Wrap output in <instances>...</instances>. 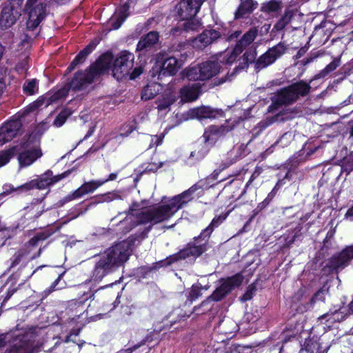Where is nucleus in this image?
I'll return each mask as SVG.
<instances>
[{
  "mask_svg": "<svg viewBox=\"0 0 353 353\" xmlns=\"http://www.w3.org/2000/svg\"><path fill=\"white\" fill-rule=\"evenodd\" d=\"M201 188V185H194L181 194L171 198L167 203L150 208H143L138 202H134L125 219L119 221L120 225L122 227L126 226L125 232H128L138 225L150 223L147 228L148 232L152 225L170 219L179 210L192 201L194 193Z\"/></svg>",
  "mask_w": 353,
  "mask_h": 353,
  "instance_id": "nucleus-1",
  "label": "nucleus"
},
{
  "mask_svg": "<svg viewBox=\"0 0 353 353\" xmlns=\"http://www.w3.org/2000/svg\"><path fill=\"white\" fill-rule=\"evenodd\" d=\"M132 240L128 239L116 243L101 254L93 270L94 280L101 281L114 268L125 263L132 254Z\"/></svg>",
  "mask_w": 353,
  "mask_h": 353,
  "instance_id": "nucleus-2",
  "label": "nucleus"
},
{
  "mask_svg": "<svg viewBox=\"0 0 353 353\" xmlns=\"http://www.w3.org/2000/svg\"><path fill=\"white\" fill-rule=\"evenodd\" d=\"M14 152L19 154L18 161L21 167L31 165L43 155L39 137L30 134L24 137L19 145L0 152V168L9 162Z\"/></svg>",
  "mask_w": 353,
  "mask_h": 353,
  "instance_id": "nucleus-3",
  "label": "nucleus"
},
{
  "mask_svg": "<svg viewBox=\"0 0 353 353\" xmlns=\"http://www.w3.org/2000/svg\"><path fill=\"white\" fill-rule=\"evenodd\" d=\"M227 216L228 214H225L214 217L210 225L203 230L198 237L195 238L194 243L192 245H189L186 248L181 250L176 254L170 256L168 259L167 263L170 265L179 259H185L190 256H199L207 250L206 242L213 232L214 228L218 227L226 219Z\"/></svg>",
  "mask_w": 353,
  "mask_h": 353,
  "instance_id": "nucleus-4",
  "label": "nucleus"
},
{
  "mask_svg": "<svg viewBox=\"0 0 353 353\" xmlns=\"http://www.w3.org/2000/svg\"><path fill=\"white\" fill-rule=\"evenodd\" d=\"M221 61V56L219 57H212L208 61L185 69L181 74L183 78H185L188 81H207L216 76L223 70Z\"/></svg>",
  "mask_w": 353,
  "mask_h": 353,
  "instance_id": "nucleus-5",
  "label": "nucleus"
},
{
  "mask_svg": "<svg viewBox=\"0 0 353 353\" xmlns=\"http://www.w3.org/2000/svg\"><path fill=\"white\" fill-rule=\"evenodd\" d=\"M310 88V83L300 81L281 89L272 97V102L268 108L269 112H273L281 105L292 103L300 97L307 95Z\"/></svg>",
  "mask_w": 353,
  "mask_h": 353,
  "instance_id": "nucleus-6",
  "label": "nucleus"
},
{
  "mask_svg": "<svg viewBox=\"0 0 353 353\" xmlns=\"http://www.w3.org/2000/svg\"><path fill=\"white\" fill-rule=\"evenodd\" d=\"M257 33L258 31L256 29L251 28L244 34L242 38L236 43L232 51L224 54L221 53L215 56L216 57L221 56L222 61L221 62V65L223 66V65H230L234 63L243 50L253 42Z\"/></svg>",
  "mask_w": 353,
  "mask_h": 353,
  "instance_id": "nucleus-7",
  "label": "nucleus"
},
{
  "mask_svg": "<svg viewBox=\"0 0 353 353\" xmlns=\"http://www.w3.org/2000/svg\"><path fill=\"white\" fill-rule=\"evenodd\" d=\"M52 176V172L48 170L44 174L39 176L37 179L26 183L16 188H12V191L21 190L22 192H26L34 188L39 190L46 189L50 185L53 184L68 176V174L65 172L61 175H57L54 177Z\"/></svg>",
  "mask_w": 353,
  "mask_h": 353,
  "instance_id": "nucleus-8",
  "label": "nucleus"
},
{
  "mask_svg": "<svg viewBox=\"0 0 353 353\" xmlns=\"http://www.w3.org/2000/svg\"><path fill=\"white\" fill-rule=\"evenodd\" d=\"M134 55L126 50L121 52L112 65L113 75L117 79L130 74L134 65Z\"/></svg>",
  "mask_w": 353,
  "mask_h": 353,
  "instance_id": "nucleus-9",
  "label": "nucleus"
},
{
  "mask_svg": "<svg viewBox=\"0 0 353 353\" xmlns=\"http://www.w3.org/2000/svg\"><path fill=\"white\" fill-rule=\"evenodd\" d=\"M38 0H27L26 8L28 12L27 29L32 30L37 28L46 17V4L39 3Z\"/></svg>",
  "mask_w": 353,
  "mask_h": 353,
  "instance_id": "nucleus-10",
  "label": "nucleus"
},
{
  "mask_svg": "<svg viewBox=\"0 0 353 353\" xmlns=\"http://www.w3.org/2000/svg\"><path fill=\"white\" fill-rule=\"evenodd\" d=\"M243 279L241 274H236L234 276L221 279L220 281L221 285L216 288L210 299L214 301L221 300L232 290L239 287L241 284Z\"/></svg>",
  "mask_w": 353,
  "mask_h": 353,
  "instance_id": "nucleus-11",
  "label": "nucleus"
},
{
  "mask_svg": "<svg viewBox=\"0 0 353 353\" xmlns=\"http://www.w3.org/2000/svg\"><path fill=\"white\" fill-rule=\"evenodd\" d=\"M286 49V46L281 42L270 48L256 60V68L261 70L272 65L285 53Z\"/></svg>",
  "mask_w": 353,
  "mask_h": 353,
  "instance_id": "nucleus-12",
  "label": "nucleus"
},
{
  "mask_svg": "<svg viewBox=\"0 0 353 353\" xmlns=\"http://www.w3.org/2000/svg\"><path fill=\"white\" fill-rule=\"evenodd\" d=\"M353 259V245L346 246L339 253L332 256L328 262V265L336 272L343 270L350 265Z\"/></svg>",
  "mask_w": 353,
  "mask_h": 353,
  "instance_id": "nucleus-13",
  "label": "nucleus"
},
{
  "mask_svg": "<svg viewBox=\"0 0 353 353\" xmlns=\"http://www.w3.org/2000/svg\"><path fill=\"white\" fill-rule=\"evenodd\" d=\"M205 0H182L176 6L177 12L181 20L194 17Z\"/></svg>",
  "mask_w": 353,
  "mask_h": 353,
  "instance_id": "nucleus-14",
  "label": "nucleus"
},
{
  "mask_svg": "<svg viewBox=\"0 0 353 353\" xmlns=\"http://www.w3.org/2000/svg\"><path fill=\"white\" fill-rule=\"evenodd\" d=\"M234 127V121H227L221 126H211L203 134V139L205 143L213 144L217 139L231 131Z\"/></svg>",
  "mask_w": 353,
  "mask_h": 353,
  "instance_id": "nucleus-15",
  "label": "nucleus"
},
{
  "mask_svg": "<svg viewBox=\"0 0 353 353\" xmlns=\"http://www.w3.org/2000/svg\"><path fill=\"white\" fill-rule=\"evenodd\" d=\"M21 123L18 119L11 120L0 128V145L11 141L19 132Z\"/></svg>",
  "mask_w": 353,
  "mask_h": 353,
  "instance_id": "nucleus-16",
  "label": "nucleus"
},
{
  "mask_svg": "<svg viewBox=\"0 0 353 353\" xmlns=\"http://www.w3.org/2000/svg\"><path fill=\"white\" fill-rule=\"evenodd\" d=\"M103 185V182L99 180H91L84 182L79 188L69 194L65 197L66 201L82 198L86 194L94 192L97 189Z\"/></svg>",
  "mask_w": 353,
  "mask_h": 353,
  "instance_id": "nucleus-17",
  "label": "nucleus"
},
{
  "mask_svg": "<svg viewBox=\"0 0 353 353\" xmlns=\"http://www.w3.org/2000/svg\"><path fill=\"white\" fill-rule=\"evenodd\" d=\"M5 353H34L27 335L17 336Z\"/></svg>",
  "mask_w": 353,
  "mask_h": 353,
  "instance_id": "nucleus-18",
  "label": "nucleus"
},
{
  "mask_svg": "<svg viewBox=\"0 0 353 353\" xmlns=\"http://www.w3.org/2000/svg\"><path fill=\"white\" fill-rule=\"evenodd\" d=\"M94 78V72L92 71L78 72L70 82L69 87L72 90H81L85 85L90 83Z\"/></svg>",
  "mask_w": 353,
  "mask_h": 353,
  "instance_id": "nucleus-19",
  "label": "nucleus"
},
{
  "mask_svg": "<svg viewBox=\"0 0 353 353\" xmlns=\"http://www.w3.org/2000/svg\"><path fill=\"white\" fill-rule=\"evenodd\" d=\"M130 8V0H128L122 6L116 10L114 14L109 20V25L112 26L110 30H117L119 28L128 16Z\"/></svg>",
  "mask_w": 353,
  "mask_h": 353,
  "instance_id": "nucleus-20",
  "label": "nucleus"
},
{
  "mask_svg": "<svg viewBox=\"0 0 353 353\" xmlns=\"http://www.w3.org/2000/svg\"><path fill=\"white\" fill-rule=\"evenodd\" d=\"M113 57L111 53H105L100 57L98 61L89 70L94 72V77L98 74L102 73L109 68L112 69Z\"/></svg>",
  "mask_w": 353,
  "mask_h": 353,
  "instance_id": "nucleus-21",
  "label": "nucleus"
},
{
  "mask_svg": "<svg viewBox=\"0 0 353 353\" xmlns=\"http://www.w3.org/2000/svg\"><path fill=\"white\" fill-rule=\"evenodd\" d=\"M19 15V12L14 10L12 6L10 5L5 6L2 10L0 18L1 26L6 28H10L15 23Z\"/></svg>",
  "mask_w": 353,
  "mask_h": 353,
  "instance_id": "nucleus-22",
  "label": "nucleus"
},
{
  "mask_svg": "<svg viewBox=\"0 0 353 353\" xmlns=\"http://www.w3.org/2000/svg\"><path fill=\"white\" fill-rule=\"evenodd\" d=\"M201 90L199 83H194L181 89L180 96L183 102H190L198 99Z\"/></svg>",
  "mask_w": 353,
  "mask_h": 353,
  "instance_id": "nucleus-23",
  "label": "nucleus"
},
{
  "mask_svg": "<svg viewBox=\"0 0 353 353\" xmlns=\"http://www.w3.org/2000/svg\"><path fill=\"white\" fill-rule=\"evenodd\" d=\"M220 114L221 112L218 110H214L210 107H199L190 110L188 114L192 119L203 120L205 119L215 118Z\"/></svg>",
  "mask_w": 353,
  "mask_h": 353,
  "instance_id": "nucleus-24",
  "label": "nucleus"
},
{
  "mask_svg": "<svg viewBox=\"0 0 353 353\" xmlns=\"http://www.w3.org/2000/svg\"><path fill=\"white\" fill-rule=\"evenodd\" d=\"M219 37L220 34L214 30H205L195 39V44L199 48L205 47Z\"/></svg>",
  "mask_w": 353,
  "mask_h": 353,
  "instance_id": "nucleus-25",
  "label": "nucleus"
},
{
  "mask_svg": "<svg viewBox=\"0 0 353 353\" xmlns=\"http://www.w3.org/2000/svg\"><path fill=\"white\" fill-rule=\"evenodd\" d=\"M176 101L175 95L172 93L165 94L161 97H159L157 101V108L159 112H168L170 110V106L172 105Z\"/></svg>",
  "mask_w": 353,
  "mask_h": 353,
  "instance_id": "nucleus-26",
  "label": "nucleus"
},
{
  "mask_svg": "<svg viewBox=\"0 0 353 353\" xmlns=\"http://www.w3.org/2000/svg\"><path fill=\"white\" fill-rule=\"evenodd\" d=\"M181 65V62L178 61L174 57H168L164 60L161 66V72L163 74H168L169 75L174 74Z\"/></svg>",
  "mask_w": 353,
  "mask_h": 353,
  "instance_id": "nucleus-27",
  "label": "nucleus"
},
{
  "mask_svg": "<svg viewBox=\"0 0 353 353\" xmlns=\"http://www.w3.org/2000/svg\"><path fill=\"white\" fill-rule=\"evenodd\" d=\"M159 39V34L156 32H150L139 41L137 46V51L148 50L153 46Z\"/></svg>",
  "mask_w": 353,
  "mask_h": 353,
  "instance_id": "nucleus-28",
  "label": "nucleus"
},
{
  "mask_svg": "<svg viewBox=\"0 0 353 353\" xmlns=\"http://www.w3.org/2000/svg\"><path fill=\"white\" fill-rule=\"evenodd\" d=\"M257 6V2L253 0H241L237 10L235 12V18L239 19L251 13L256 8Z\"/></svg>",
  "mask_w": 353,
  "mask_h": 353,
  "instance_id": "nucleus-29",
  "label": "nucleus"
},
{
  "mask_svg": "<svg viewBox=\"0 0 353 353\" xmlns=\"http://www.w3.org/2000/svg\"><path fill=\"white\" fill-rule=\"evenodd\" d=\"M95 44L90 43L83 50H81L75 57V59L70 63L68 70L69 71H72L74 69V68L79 64L83 63L86 57L94 49Z\"/></svg>",
  "mask_w": 353,
  "mask_h": 353,
  "instance_id": "nucleus-30",
  "label": "nucleus"
},
{
  "mask_svg": "<svg viewBox=\"0 0 353 353\" xmlns=\"http://www.w3.org/2000/svg\"><path fill=\"white\" fill-rule=\"evenodd\" d=\"M200 21L196 18L192 17L188 20H181L178 25V28H183L185 32L196 31L201 27Z\"/></svg>",
  "mask_w": 353,
  "mask_h": 353,
  "instance_id": "nucleus-31",
  "label": "nucleus"
},
{
  "mask_svg": "<svg viewBox=\"0 0 353 353\" xmlns=\"http://www.w3.org/2000/svg\"><path fill=\"white\" fill-rule=\"evenodd\" d=\"M159 85L157 83H151L144 88L141 93V99L147 101L153 98L159 92Z\"/></svg>",
  "mask_w": 353,
  "mask_h": 353,
  "instance_id": "nucleus-32",
  "label": "nucleus"
},
{
  "mask_svg": "<svg viewBox=\"0 0 353 353\" xmlns=\"http://www.w3.org/2000/svg\"><path fill=\"white\" fill-rule=\"evenodd\" d=\"M281 9V3L279 1L271 0L262 5L261 10L264 12L272 13Z\"/></svg>",
  "mask_w": 353,
  "mask_h": 353,
  "instance_id": "nucleus-33",
  "label": "nucleus"
},
{
  "mask_svg": "<svg viewBox=\"0 0 353 353\" xmlns=\"http://www.w3.org/2000/svg\"><path fill=\"white\" fill-rule=\"evenodd\" d=\"M23 91L26 94L32 95L38 91V81L37 79H33L27 81L23 84Z\"/></svg>",
  "mask_w": 353,
  "mask_h": 353,
  "instance_id": "nucleus-34",
  "label": "nucleus"
},
{
  "mask_svg": "<svg viewBox=\"0 0 353 353\" xmlns=\"http://www.w3.org/2000/svg\"><path fill=\"white\" fill-rule=\"evenodd\" d=\"M70 114L71 112L69 110L61 111L54 120L53 125L57 128L62 126Z\"/></svg>",
  "mask_w": 353,
  "mask_h": 353,
  "instance_id": "nucleus-35",
  "label": "nucleus"
},
{
  "mask_svg": "<svg viewBox=\"0 0 353 353\" xmlns=\"http://www.w3.org/2000/svg\"><path fill=\"white\" fill-rule=\"evenodd\" d=\"M340 63V59H334L330 63H329L323 70L320 72L319 74V77H325L330 72L334 71L337 67L339 66Z\"/></svg>",
  "mask_w": 353,
  "mask_h": 353,
  "instance_id": "nucleus-36",
  "label": "nucleus"
},
{
  "mask_svg": "<svg viewBox=\"0 0 353 353\" xmlns=\"http://www.w3.org/2000/svg\"><path fill=\"white\" fill-rule=\"evenodd\" d=\"M292 20V14L285 13L284 16L274 25V29L278 31L283 30Z\"/></svg>",
  "mask_w": 353,
  "mask_h": 353,
  "instance_id": "nucleus-37",
  "label": "nucleus"
},
{
  "mask_svg": "<svg viewBox=\"0 0 353 353\" xmlns=\"http://www.w3.org/2000/svg\"><path fill=\"white\" fill-rule=\"evenodd\" d=\"M49 236L50 234L46 232L38 233L28 241V245L32 247L37 246L40 241L46 240Z\"/></svg>",
  "mask_w": 353,
  "mask_h": 353,
  "instance_id": "nucleus-38",
  "label": "nucleus"
},
{
  "mask_svg": "<svg viewBox=\"0 0 353 353\" xmlns=\"http://www.w3.org/2000/svg\"><path fill=\"white\" fill-rule=\"evenodd\" d=\"M65 94V90H59V92L54 93V94H52L50 97H49L47 99L46 102H45L46 106L49 105L51 103H52V102L59 99L60 98L64 97Z\"/></svg>",
  "mask_w": 353,
  "mask_h": 353,
  "instance_id": "nucleus-39",
  "label": "nucleus"
},
{
  "mask_svg": "<svg viewBox=\"0 0 353 353\" xmlns=\"http://www.w3.org/2000/svg\"><path fill=\"white\" fill-rule=\"evenodd\" d=\"M254 290H255V287L253 285H250L248 288L245 293L241 297V300L243 301H246L251 299Z\"/></svg>",
  "mask_w": 353,
  "mask_h": 353,
  "instance_id": "nucleus-40",
  "label": "nucleus"
},
{
  "mask_svg": "<svg viewBox=\"0 0 353 353\" xmlns=\"http://www.w3.org/2000/svg\"><path fill=\"white\" fill-rule=\"evenodd\" d=\"M31 38H32V35H28L27 34H25L23 36V38L21 39V41H20V43L22 46L21 49L23 48V49L26 50V49L29 48Z\"/></svg>",
  "mask_w": 353,
  "mask_h": 353,
  "instance_id": "nucleus-41",
  "label": "nucleus"
},
{
  "mask_svg": "<svg viewBox=\"0 0 353 353\" xmlns=\"http://www.w3.org/2000/svg\"><path fill=\"white\" fill-rule=\"evenodd\" d=\"M326 292L323 290H319L314 296L313 301H323L325 299Z\"/></svg>",
  "mask_w": 353,
  "mask_h": 353,
  "instance_id": "nucleus-42",
  "label": "nucleus"
},
{
  "mask_svg": "<svg viewBox=\"0 0 353 353\" xmlns=\"http://www.w3.org/2000/svg\"><path fill=\"white\" fill-rule=\"evenodd\" d=\"M28 60L26 59L18 63L16 69L19 72L23 73L28 70Z\"/></svg>",
  "mask_w": 353,
  "mask_h": 353,
  "instance_id": "nucleus-43",
  "label": "nucleus"
},
{
  "mask_svg": "<svg viewBox=\"0 0 353 353\" xmlns=\"http://www.w3.org/2000/svg\"><path fill=\"white\" fill-rule=\"evenodd\" d=\"M201 289L198 285H192L190 292V296L192 299H196L200 294Z\"/></svg>",
  "mask_w": 353,
  "mask_h": 353,
  "instance_id": "nucleus-44",
  "label": "nucleus"
},
{
  "mask_svg": "<svg viewBox=\"0 0 353 353\" xmlns=\"http://www.w3.org/2000/svg\"><path fill=\"white\" fill-rule=\"evenodd\" d=\"M345 168L349 172L353 170V152L347 158Z\"/></svg>",
  "mask_w": 353,
  "mask_h": 353,
  "instance_id": "nucleus-45",
  "label": "nucleus"
},
{
  "mask_svg": "<svg viewBox=\"0 0 353 353\" xmlns=\"http://www.w3.org/2000/svg\"><path fill=\"white\" fill-rule=\"evenodd\" d=\"M255 56H256L255 50L250 51V52L247 51L243 55L244 59L246 61V62H252V61H254Z\"/></svg>",
  "mask_w": 353,
  "mask_h": 353,
  "instance_id": "nucleus-46",
  "label": "nucleus"
},
{
  "mask_svg": "<svg viewBox=\"0 0 353 353\" xmlns=\"http://www.w3.org/2000/svg\"><path fill=\"white\" fill-rule=\"evenodd\" d=\"M63 276V274H60L58 278L53 282V283L51 285L49 289L46 290L45 292L47 294H49L52 292L57 290L56 286L58 284V283L61 281V278Z\"/></svg>",
  "mask_w": 353,
  "mask_h": 353,
  "instance_id": "nucleus-47",
  "label": "nucleus"
},
{
  "mask_svg": "<svg viewBox=\"0 0 353 353\" xmlns=\"http://www.w3.org/2000/svg\"><path fill=\"white\" fill-rule=\"evenodd\" d=\"M163 138V135H161V136L156 135V136H150V137L151 142L152 143H154V145H159L161 144Z\"/></svg>",
  "mask_w": 353,
  "mask_h": 353,
  "instance_id": "nucleus-48",
  "label": "nucleus"
},
{
  "mask_svg": "<svg viewBox=\"0 0 353 353\" xmlns=\"http://www.w3.org/2000/svg\"><path fill=\"white\" fill-rule=\"evenodd\" d=\"M142 72L143 69L141 67L134 68L133 71L130 73V79H134L137 78Z\"/></svg>",
  "mask_w": 353,
  "mask_h": 353,
  "instance_id": "nucleus-49",
  "label": "nucleus"
},
{
  "mask_svg": "<svg viewBox=\"0 0 353 353\" xmlns=\"http://www.w3.org/2000/svg\"><path fill=\"white\" fill-rule=\"evenodd\" d=\"M241 34V31H234L232 33L229 34L226 38V39L229 41H232L235 39L238 38Z\"/></svg>",
  "mask_w": 353,
  "mask_h": 353,
  "instance_id": "nucleus-50",
  "label": "nucleus"
},
{
  "mask_svg": "<svg viewBox=\"0 0 353 353\" xmlns=\"http://www.w3.org/2000/svg\"><path fill=\"white\" fill-rule=\"evenodd\" d=\"M117 178V173H111L109 175L108 178H107L105 179H100L99 181L101 182H103V185L108 181H114Z\"/></svg>",
  "mask_w": 353,
  "mask_h": 353,
  "instance_id": "nucleus-51",
  "label": "nucleus"
},
{
  "mask_svg": "<svg viewBox=\"0 0 353 353\" xmlns=\"http://www.w3.org/2000/svg\"><path fill=\"white\" fill-rule=\"evenodd\" d=\"M9 338V334H0V347H3L6 345V341Z\"/></svg>",
  "mask_w": 353,
  "mask_h": 353,
  "instance_id": "nucleus-52",
  "label": "nucleus"
},
{
  "mask_svg": "<svg viewBox=\"0 0 353 353\" xmlns=\"http://www.w3.org/2000/svg\"><path fill=\"white\" fill-rule=\"evenodd\" d=\"M345 216L350 221H353V207L347 210Z\"/></svg>",
  "mask_w": 353,
  "mask_h": 353,
  "instance_id": "nucleus-53",
  "label": "nucleus"
},
{
  "mask_svg": "<svg viewBox=\"0 0 353 353\" xmlns=\"http://www.w3.org/2000/svg\"><path fill=\"white\" fill-rule=\"evenodd\" d=\"M80 119H82L84 123L88 121L89 119H90V117L89 115L88 114H81L80 115Z\"/></svg>",
  "mask_w": 353,
  "mask_h": 353,
  "instance_id": "nucleus-54",
  "label": "nucleus"
},
{
  "mask_svg": "<svg viewBox=\"0 0 353 353\" xmlns=\"http://www.w3.org/2000/svg\"><path fill=\"white\" fill-rule=\"evenodd\" d=\"M350 137H353V120L349 122Z\"/></svg>",
  "mask_w": 353,
  "mask_h": 353,
  "instance_id": "nucleus-55",
  "label": "nucleus"
},
{
  "mask_svg": "<svg viewBox=\"0 0 353 353\" xmlns=\"http://www.w3.org/2000/svg\"><path fill=\"white\" fill-rule=\"evenodd\" d=\"M217 176H218V173L217 172H214L211 174V176L210 177H208V180L210 179H212V180H216L217 179Z\"/></svg>",
  "mask_w": 353,
  "mask_h": 353,
  "instance_id": "nucleus-56",
  "label": "nucleus"
},
{
  "mask_svg": "<svg viewBox=\"0 0 353 353\" xmlns=\"http://www.w3.org/2000/svg\"><path fill=\"white\" fill-rule=\"evenodd\" d=\"M113 199L112 197L110 196V194H108L105 196V199H104L105 201H110Z\"/></svg>",
  "mask_w": 353,
  "mask_h": 353,
  "instance_id": "nucleus-57",
  "label": "nucleus"
},
{
  "mask_svg": "<svg viewBox=\"0 0 353 353\" xmlns=\"http://www.w3.org/2000/svg\"><path fill=\"white\" fill-rule=\"evenodd\" d=\"M20 228V225L18 223L16 226L14 227H12V228H9V230H12V232H14V230H16L17 229L19 228Z\"/></svg>",
  "mask_w": 353,
  "mask_h": 353,
  "instance_id": "nucleus-58",
  "label": "nucleus"
},
{
  "mask_svg": "<svg viewBox=\"0 0 353 353\" xmlns=\"http://www.w3.org/2000/svg\"><path fill=\"white\" fill-rule=\"evenodd\" d=\"M350 310L353 312V299L352 301L349 305Z\"/></svg>",
  "mask_w": 353,
  "mask_h": 353,
  "instance_id": "nucleus-59",
  "label": "nucleus"
},
{
  "mask_svg": "<svg viewBox=\"0 0 353 353\" xmlns=\"http://www.w3.org/2000/svg\"><path fill=\"white\" fill-rule=\"evenodd\" d=\"M225 81H226V79H221V81H219V83L217 85L221 84V83H224Z\"/></svg>",
  "mask_w": 353,
  "mask_h": 353,
  "instance_id": "nucleus-60",
  "label": "nucleus"
},
{
  "mask_svg": "<svg viewBox=\"0 0 353 353\" xmlns=\"http://www.w3.org/2000/svg\"><path fill=\"white\" fill-rule=\"evenodd\" d=\"M92 132H93V130H92L91 131H89V132H88V134L86 135V137H89V136H90V135H91V134L92 133Z\"/></svg>",
  "mask_w": 353,
  "mask_h": 353,
  "instance_id": "nucleus-61",
  "label": "nucleus"
},
{
  "mask_svg": "<svg viewBox=\"0 0 353 353\" xmlns=\"http://www.w3.org/2000/svg\"><path fill=\"white\" fill-rule=\"evenodd\" d=\"M124 214H125V212H121L118 214L117 217H120L121 216H123Z\"/></svg>",
  "mask_w": 353,
  "mask_h": 353,
  "instance_id": "nucleus-62",
  "label": "nucleus"
},
{
  "mask_svg": "<svg viewBox=\"0 0 353 353\" xmlns=\"http://www.w3.org/2000/svg\"><path fill=\"white\" fill-rule=\"evenodd\" d=\"M353 99V95H350V97H349V100L350 101Z\"/></svg>",
  "mask_w": 353,
  "mask_h": 353,
  "instance_id": "nucleus-63",
  "label": "nucleus"
},
{
  "mask_svg": "<svg viewBox=\"0 0 353 353\" xmlns=\"http://www.w3.org/2000/svg\"><path fill=\"white\" fill-rule=\"evenodd\" d=\"M72 334H70L68 337V339H67V341H69L70 339V338L72 337Z\"/></svg>",
  "mask_w": 353,
  "mask_h": 353,
  "instance_id": "nucleus-64",
  "label": "nucleus"
}]
</instances>
